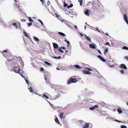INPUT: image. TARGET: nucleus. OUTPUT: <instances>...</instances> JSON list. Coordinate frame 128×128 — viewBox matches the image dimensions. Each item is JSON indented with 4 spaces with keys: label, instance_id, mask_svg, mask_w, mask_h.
Here are the masks:
<instances>
[{
    "label": "nucleus",
    "instance_id": "obj_1",
    "mask_svg": "<svg viewBox=\"0 0 128 128\" xmlns=\"http://www.w3.org/2000/svg\"><path fill=\"white\" fill-rule=\"evenodd\" d=\"M13 71L15 72L18 73L20 75L22 78L24 77V76L22 74L23 72L22 70H21L20 68V66L18 64H15L13 68Z\"/></svg>",
    "mask_w": 128,
    "mask_h": 128
},
{
    "label": "nucleus",
    "instance_id": "obj_2",
    "mask_svg": "<svg viewBox=\"0 0 128 128\" xmlns=\"http://www.w3.org/2000/svg\"><path fill=\"white\" fill-rule=\"evenodd\" d=\"M92 70L90 68H86L84 70H83V72L84 74H90L91 73L90 72V71H92Z\"/></svg>",
    "mask_w": 128,
    "mask_h": 128
},
{
    "label": "nucleus",
    "instance_id": "obj_3",
    "mask_svg": "<svg viewBox=\"0 0 128 128\" xmlns=\"http://www.w3.org/2000/svg\"><path fill=\"white\" fill-rule=\"evenodd\" d=\"M76 80L75 78H70L68 81L67 83L69 84L71 83H76Z\"/></svg>",
    "mask_w": 128,
    "mask_h": 128
},
{
    "label": "nucleus",
    "instance_id": "obj_4",
    "mask_svg": "<svg viewBox=\"0 0 128 128\" xmlns=\"http://www.w3.org/2000/svg\"><path fill=\"white\" fill-rule=\"evenodd\" d=\"M107 63L108 66L111 68H113L114 66V63L113 62V61H109L107 62Z\"/></svg>",
    "mask_w": 128,
    "mask_h": 128
},
{
    "label": "nucleus",
    "instance_id": "obj_5",
    "mask_svg": "<svg viewBox=\"0 0 128 128\" xmlns=\"http://www.w3.org/2000/svg\"><path fill=\"white\" fill-rule=\"evenodd\" d=\"M96 45L94 44H89V47L90 48L96 49Z\"/></svg>",
    "mask_w": 128,
    "mask_h": 128
},
{
    "label": "nucleus",
    "instance_id": "obj_6",
    "mask_svg": "<svg viewBox=\"0 0 128 128\" xmlns=\"http://www.w3.org/2000/svg\"><path fill=\"white\" fill-rule=\"evenodd\" d=\"M123 18L124 20L128 24V17L125 14H124L123 15Z\"/></svg>",
    "mask_w": 128,
    "mask_h": 128
},
{
    "label": "nucleus",
    "instance_id": "obj_7",
    "mask_svg": "<svg viewBox=\"0 0 128 128\" xmlns=\"http://www.w3.org/2000/svg\"><path fill=\"white\" fill-rule=\"evenodd\" d=\"M89 124L88 123H85V124H84L83 126V128H88L89 126Z\"/></svg>",
    "mask_w": 128,
    "mask_h": 128
},
{
    "label": "nucleus",
    "instance_id": "obj_8",
    "mask_svg": "<svg viewBox=\"0 0 128 128\" xmlns=\"http://www.w3.org/2000/svg\"><path fill=\"white\" fill-rule=\"evenodd\" d=\"M117 111L119 114H121L122 113V111L120 108H118L117 109Z\"/></svg>",
    "mask_w": 128,
    "mask_h": 128
},
{
    "label": "nucleus",
    "instance_id": "obj_9",
    "mask_svg": "<svg viewBox=\"0 0 128 128\" xmlns=\"http://www.w3.org/2000/svg\"><path fill=\"white\" fill-rule=\"evenodd\" d=\"M84 13L87 16H89V10H86L84 12Z\"/></svg>",
    "mask_w": 128,
    "mask_h": 128
},
{
    "label": "nucleus",
    "instance_id": "obj_10",
    "mask_svg": "<svg viewBox=\"0 0 128 128\" xmlns=\"http://www.w3.org/2000/svg\"><path fill=\"white\" fill-rule=\"evenodd\" d=\"M120 68H124L125 69H126V66L124 64H122L120 65Z\"/></svg>",
    "mask_w": 128,
    "mask_h": 128
},
{
    "label": "nucleus",
    "instance_id": "obj_11",
    "mask_svg": "<svg viewBox=\"0 0 128 128\" xmlns=\"http://www.w3.org/2000/svg\"><path fill=\"white\" fill-rule=\"evenodd\" d=\"M98 106L97 105H95L94 106L90 108L89 109L91 110H94V109L95 108H98Z\"/></svg>",
    "mask_w": 128,
    "mask_h": 128
},
{
    "label": "nucleus",
    "instance_id": "obj_12",
    "mask_svg": "<svg viewBox=\"0 0 128 128\" xmlns=\"http://www.w3.org/2000/svg\"><path fill=\"white\" fill-rule=\"evenodd\" d=\"M33 39L35 41L37 42H38L39 41V40L38 38L35 36H33Z\"/></svg>",
    "mask_w": 128,
    "mask_h": 128
},
{
    "label": "nucleus",
    "instance_id": "obj_13",
    "mask_svg": "<svg viewBox=\"0 0 128 128\" xmlns=\"http://www.w3.org/2000/svg\"><path fill=\"white\" fill-rule=\"evenodd\" d=\"M98 58H100V60L102 61L103 62H105V60L104 59L102 58L100 55L98 56Z\"/></svg>",
    "mask_w": 128,
    "mask_h": 128
},
{
    "label": "nucleus",
    "instance_id": "obj_14",
    "mask_svg": "<svg viewBox=\"0 0 128 128\" xmlns=\"http://www.w3.org/2000/svg\"><path fill=\"white\" fill-rule=\"evenodd\" d=\"M53 46L55 48H57L58 46V45L56 43H53Z\"/></svg>",
    "mask_w": 128,
    "mask_h": 128
},
{
    "label": "nucleus",
    "instance_id": "obj_15",
    "mask_svg": "<svg viewBox=\"0 0 128 128\" xmlns=\"http://www.w3.org/2000/svg\"><path fill=\"white\" fill-rule=\"evenodd\" d=\"M20 59L19 62L20 64L21 65L23 66L24 65V64L23 61L22 60L21 58H19Z\"/></svg>",
    "mask_w": 128,
    "mask_h": 128
},
{
    "label": "nucleus",
    "instance_id": "obj_16",
    "mask_svg": "<svg viewBox=\"0 0 128 128\" xmlns=\"http://www.w3.org/2000/svg\"><path fill=\"white\" fill-rule=\"evenodd\" d=\"M64 113L63 112L61 113L60 114V117L61 119H62L64 117Z\"/></svg>",
    "mask_w": 128,
    "mask_h": 128
},
{
    "label": "nucleus",
    "instance_id": "obj_17",
    "mask_svg": "<svg viewBox=\"0 0 128 128\" xmlns=\"http://www.w3.org/2000/svg\"><path fill=\"white\" fill-rule=\"evenodd\" d=\"M85 36L86 37V38L89 41L91 42V38L89 37H88L86 34H85Z\"/></svg>",
    "mask_w": 128,
    "mask_h": 128
},
{
    "label": "nucleus",
    "instance_id": "obj_18",
    "mask_svg": "<svg viewBox=\"0 0 128 128\" xmlns=\"http://www.w3.org/2000/svg\"><path fill=\"white\" fill-rule=\"evenodd\" d=\"M23 33L24 34V36H26V37L28 38H29V37L27 33L24 31H23Z\"/></svg>",
    "mask_w": 128,
    "mask_h": 128
},
{
    "label": "nucleus",
    "instance_id": "obj_19",
    "mask_svg": "<svg viewBox=\"0 0 128 128\" xmlns=\"http://www.w3.org/2000/svg\"><path fill=\"white\" fill-rule=\"evenodd\" d=\"M74 67L77 68H81V67L78 65H75L74 66Z\"/></svg>",
    "mask_w": 128,
    "mask_h": 128
},
{
    "label": "nucleus",
    "instance_id": "obj_20",
    "mask_svg": "<svg viewBox=\"0 0 128 128\" xmlns=\"http://www.w3.org/2000/svg\"><path fill=\"white\" fill-rule=\"evenodd\" d=\"M116 121L118 122H121L122 123H126L127 122H126L125 120H124V121H123V120H115Z\"/></svg>",
    "mask_w": 128,
    "mask_h": 128
},
{
    "label": "nucleus",
    "instance_id": "obj_21",
    "mask_svg": "<svg viewBox=\"0 0 128 128\" xmlns=\"http://www.w3.org/2000/svg\"><path fill=\"white\" fill-rule=\"evenodd\" d=\"M28 90H29L31 92H34L32 88V87H30L29 88H28Z\"/></svg>",
    "mask_w": 128,
    "mask_h": 128
},
{
    "label": "nucleus",
    "instance_id": "obj_22",
    "mask_svg": "<svg viewBox=\"0 0 128 128\" xmlns=\"http://www.w3.org/2000/svg\"><path fill=\"white\" fill-rule=\"evenodd\" d=\"M60 21H61V22L62 23H64L65 24H66L67 22L66 21H65L64 20H60Z\"/></svg>",
    "mask_w": 128,
    "mask_h": 128
},
{
    "label": "nucleus",
    "instance_id": "obj_23",
    "mask_svg": "<svg viewBox=\"0 0 128 128\" xmlns=\"http://www.w3.org/2000/svg\"><path fill=\"white\" fill-rule=\"evenodd\" d=\"M42 98H44V97H45L47 99L48 98V97L46 95L44 94H43L42 95Z\"/></svg>",
    "mask_w": 128,
    "mask_h": 128
},
{
    "label": "nucleus",
    "instance_id": "obj_24",
    "mask_svg": "<svg viewBox=\"0 0 128 128\" xmlns=\"http://www.w3.org/2000/svg\"><path fill=\"white\" fill-rule=\"evenodd\" d=\"M58 33L60 34V35H61L62 36H65V34L62 32H58Z\"/></svg>",
    "mask_w": 128,
    "mask_h": 128
},
{
    "label": "nucleus",
    "instance_id": "obj_25",
    "mask_svg": "<svg viewBox=\"0 0 128 128\" xmlns=\"http://www.w3.org/2000/svg\"><path fill=\"white\" fill-rule=\"evenodd\" d=\"M38 20L41 23V24L42 25L44 26V27H45L44 25L43 22L40 20L38 19Z\"/></svg>",
    "mask_w": 128,
    "mask_h": 128
},
{
    "label": "nucleus",
    "instance_id": "obj_26",
    "mask_svg": "<svg viewBox=\"0 0 128 128\" xmlns=\"http://www.w3.org/2000/svg\"><path fill=\"white\" fill-rule=\"evenodd\" d=\"M28 18L29 20V21L30 22H33V20L32 19H31L30 18V17H28Z\"/></svg>",
    "mask_w": 128,
    "mask_h": 128
},
{
    "label": "nucleus",
    "instance_id": "obj_27",
    "mask_svg": "<svg viewBox=\"0 0 128 128\" xmlns=\"http://www.w3.org/2000/svg\"><path fill=\"white\" fill-rule=\"evenodd\" d=\"M12 25L15 27L16 28H18V26L16 25V23H14L12 24Z\"/></svg>",
    "mask_w": 128,
    "mask_h": 128
},
{
    "label": "nucleus",
    "instance_id": "obj_28",
    "mask_svg": "<svg viewBox=\"0 0 128 128\" xmlns=\"http://www.w3.org/2000/svg\"><path fill=\"white\" fill-rule=\"evenodd\" d=\"M44 63L45 64H46L48 65L51 66V64L49 63L46 61H45L44 62Z\"/></svg>",
    "mask_w": 128,
    "mask_h": 128
},
{
    "label": "nucleus",
    "instance_id": "obj_29",
    "mask_svg": "<svg viewBox=\"0 0 128 128\" xmlns=\"http://www.w3.org/2000/svg\"><path fill=\"white\" fill-rule=\"evenodd\" d=\"M73 6V5L72 4H70V6H67V8H70L72 7Z\"/></svg>",
    "mask_w": 128,
    "mask_h": 128
},
{
    "label": "nucleus",
    "instance_id": "obj_30",
    "mask_svg": "<svg viewBox=\"0 0 128 128\" xmlns=\"http://www.w3.org/2000/svg\"><path fill=\"white\" fill-rule=\"evenodd\" d=\"M122 48L123 49H125V50H128V48L126 46H124L123 48Z\"/></svg>",
    "mask_w": 128,
    "mask_h": 128
},
{
    "label": "nucleus",
    "instance_id": "obj_31",
    "mask_svg": "<svg viewBox=\"0 0 128 128\" xmlns=\"http://www.w3.org/2000/svg\"><path fill=\"white\" fill-rule=\"evenodd\" d=\"M108 51V48L105 49L104 50V54H105Z\"/></svg>",
    "mask_w": 128,
    "mask_h": 128
},
{
    "label": "nucleus",
    "instance_id": "obj_32",
    "mask_svg": "<svg viewBox=\"0 0 128 128\" xmlns=\"http://www.w3.org/2000/svg\"><path fill=\"white\" fill-rule=\"evenodd\" d=\"M121 128H126V127L125 126L122 125L121 126Z\"/></svg>",
    "mask_w": 128,
    "mask_h": 128
},
{
    "label": "nucleus",
    "instance_id": "obj_33",
    "mask_svg": "<svg viewBox=\"0 0 128 128\" xmlns=\"http://www.w3.org/2000/svg\"><path fill=\"white\" fill-rule=\"evenodd\" d=\"M78 2H80V5L81 6L82 5V0H79Z\"/></svg>",
    "mask_w": 128,
    "mask_h": 128
},
{
    "label": "nucleus",
    "instance_id": "obj_34",
    "mask_svg": "<svg viewBox=\"0 0 128 128\" xmlns=\"http://www.w3.org/2000/svg\"><path fill=\"white\" fill-rule=\"evenodd\" d=\"M53 58L55 59L60 58H61V57L60 56H59L58 57H56L55 56H53Z\"/></svg>",
    "mask_w": 128,
    "mask_h": 128
},
{
    "label": "nucleus",
    "instance_id": "obj_35",
    "mask_svg": "<svg viewBox=\"0 0 128 128\" xmlns=\"http://www.w3.org/2000/svg\"><path fill=\"white\" fill-rule=\"evenodd\" d=\"M59 50L62 53L64 52L60 48H59Z\"/></svg>",
    "mask_w": 128,
    "mask_h": 128
},
{
    "label": "nucleus",
    "instance_id": "obj_36",
    "mask_svg": "<svg viewBox=\"0 0 128 128\" xmlns=\"http://www.w3.org/2000/svg\"><path fill=\"white\" fill-rule=\"evenodd\" d=\"M106 45H109L110 46V44L109 42H106Z\"/></svg>",
    "mask_w": 128,
    "mask_h": 128
},
{
    "label": "nucleus",
    "instance_id": "obj_37",
    "mask_svg": "<svg viewBox=\"0 0 128 128\" xmlns=\"http://www.w3.org/2000/svg\"><path fill=\"white\" fill-rule=\"evenodd\" d=\"M120 71V73L122 74H123L124 73V71L122 70H121Z\"/></svg>",
    "mask_w": 128,
    "mask_h": 128
},
{
    "label": "nucleus",
    "instance_id": "obj_38",
    "mask_svg": "<svg viewBox=\"0 0 128 128\" xmlns=\"http://www.w3.org/2000/svg\"><path fill=\"white\" fill-rule=\"evenodd\" d=\"M35 94L39 96H41V94H40L37 93V92H35Z\"/></svg>",
    "mask_w": 128,
    "mask_h": 128
},
{
    "label": "nucleus",
    "instance_id": "obj_39",
    "mask_svg": "<svg viewBox=\"0 0 128 128\" xmlns=\"http://www.w3.org/2000/svg\"><path fill=\"white\" fill-rule=\"evenodd\" d=\"M32 23H28V26H30L31 25H32Z\"/></svg>",
    "mask_w": 128,
    "mask_h": 128
},
{
    "label": "nucleus",
    "instance_id": "obj_40",
    "mask_svg": "<svg viewBox=\"0 0 128 128\" xmlns=\"http://www.w3.org/2000/svg\"><path fill=\"white\" fill-rule=\"evenodd\" d=\"M124 58L127 60H128V56H126L124 57Z\"/></svg>",
    "mask_w": 128,
    "mask_h": 128
},
{
    "label": "nucleus",
    "instance_id": "obj_41",
    "mask_svg": "<svg viewBox=\"0 0 128 128\" xmlns=\"http://www.w3.org/2000/svg\"><path fill=\"white\" fill-rule=\"evenodd\" d=\"M25 81H26V83L27 84H28L29 83H28V80H26V79Z\"/></svg>",
    "mask_w": 128,
    "mask_h": 128
},
{
    "label": "nucleus",
    "instance_id": "obj_42",
    "mask_svg": "<svg viewBox=\"0 0 128 128\" xmlns=\"http://www.w3.org/2000/svg\"><path fill=\"white\" fill-rule=\"evenodd\" d=\"M47 3V4L48 5H49L50 4V1H48Z\"/></svg>",
    "mask_w": 128,
    "mask_h": 128
},
{
    "label": "nucleus",
    "instance_id": "obj_43",
    "mask_svg": "<svg viewBox=\"0 0 128 128\" xmlns=\"http://www.w3.org/2000/svg\"><path fill=\"white\" fill-rule=\"evenodd\" d=\"M40 1L42 3V4H43L44 2V0H40Z\"/></svg>",
    "mask_w": 128,
    "mask_h": 128
},
{
    "label": "nucleus",
    "instance_id": "obj_44",
    "mask_svg": "<svg viewBox=\"0 0 128 128\" xmlns=\"http://www.w3.org/2000/svg\"><path fill=\"white\" fill-rule=\"evenodd\" d=\"M67 6V5L66 4L65 2L64 5V6L66 7V6Z\"/></svg>",
    "mask_w": 128,
    "mask_h": 128
},
{
    "label": "nucleus",
    "instance_id": "obj_45",
    "mask_svg": "<svg viewBox=\"0 0 128 128\" xmlns=\"http://www.w3.org/2000/svg\"><path fill=\"white\" fill-rule=\"evenodd\" d=\"M61 48L63 50H65L66 49V48L65 47H61Z\"/></svg>",
    "mask_w": 128,
    "mask_h": 128
},
{
    "label": "nucleus",
    "instance_id": "obj_46",
    "mask_svg": "<svg viewBox=\"0 0 128 128\" xmlns=\"http://www.w3.org/2000/svg\"><path fill=\"white\" fill-rule=\"evenodd\" d=\"M67 42L68 44V46L70 44V42L69 41H67Z\"/></svg>",
    "mask_w": 128,
    "mask_h": 128
},
{
    "label": "nucleus",
    "instance_id": "obj_47",
    "mask_svg": "<svg viewBox=\"0 0 128 128\" xmlns=\"http://www.w3.org/2000/svg\"><path fill=\"white\" fill-rule=\"evenodd\" d=\"M40 70H41L43 71L44 70V68H40Z\"/></svg>",
    "mask_w": 128,
    "mask_h": 128
},
{
    "label": "nucleus",
    "instance_id": "obj_48",
    "mask_svg": "<svg viewBox=\"0 0 128 128\" xmlns=\"http://www.w3.org/2000/svg\"><path fill=\"white\" fill-rule=\"evenodd\" d=\"M15 5V6H16V7H18L19 6L17 4H16Z\"/></svg>",
    "mask_w": 128,
    "mask_h": 128
},
{
    "label": "nucleus",
    "instance_id": "obj_49",
    "mask_svg": "<svg viewBox=\"0 0 128 128\" xmlns=\"http://www.w3.org/2000/svg\"><path fill=\"white\" fill-rule=\"evenodd\" d=\"M7 50H3V52H7Z\"/></svg>",
    "mask_w": 128,
    "mask_h": 128
},
{
    "label": "nucleus",
    "instance_id": "obj_50",
    "mask_svg": "<svg viewBox=\"0 0 128 128\" xmlns=\"http://www.w3.org/2000/svg\"><path fill=\"white\" fill-rule=\"evenodd\" d=\"M80 34L81 36H83V35L82 34L80 33Z\"/></svg>",
    "mask_w": 128,
    "mask_h": 128
},
{
    "label": "nucleus",
    "instance_id": "obj_51",
    "mask_svg": "<svg viewBox=\"0 0 128 128\" xmlns=\"http://www.w3.org/2000/svg\"><path fill=\"white\" fill-rule=\"evenodd\" d=\"M96 30L98 32H100V31L98 29V28H96Z\"/></svg>",
    "mask_w": 128,
    "mask_h": 128
},
{
    "label": "nucleus",
    "instance_id": "obj_52",
    "mask_svg": "<svg viewBox=\"0 0 128 128\" xmlns=\"http://www.w3.org/2000/svg\"><path fill=\"white\" fill-rule=\"evenodd\" d=\"M98 52H99V53H100V54H101V52H100V51L99 50H98Z\"/></svg>",
    "mask_w": 128,
    "mask_h": 128
},
{
    "label": "nucleus",
    "instance_id": "obj_53",
    "mask_svg": "<svg viewBox=\"0 0 128 128\" xmlns=\"http://www.w3.org/2000/svg\"><path fill=\"white\" fill-rule=\"evenodd\" d=\"M105 34L106 35H107V36H108V33H106Z\"/></svg>",
    "mask_w": 128,
    "mask_h": 128
},
{
    "label": "nucleus",
    "instance_id": "obj_54",
    "mask_svg": "<svg viewBox=\"0 0 128 128\" xmlns=\"http://www.w3.org/2000/svg\"><path fill=\"white\" fill-rule=\"evenodd\" d=\"M15 2H16L18 1V0H14Z\"/></svg>",
    "mask_w": 128,
    "mask_h": 128
},
{
    "label": "nucleus",
    "instance_id": "obj_55",
    "mask_svg": "<svg viewBox=\"0 0 128 128\" xmlns=\"http://www.w3.org/2000/svg\"><path fill=\"white\" fill-rule=\"evenodd\" d=\"M56 69H57V70H60V68H56Z\"/></svg>",
    "mask_w": 128,
    "mask_h": 128
},
{
    "label": "nucleus",
    "instance_id": "obj_56",
    "mask_svg": "<svg viewBox=\"0 0 128 128\" xmlns=\"http://www.w3.org/2000/svg\"><path fill=\"white\" fill-rule=\"evenodd\" d=\"M86 28V26H84V29L85 30Z\"/></svg>",
    "mask_w": 128,
    "mask_h": 128
},
{
    "label": "nucleus",
    "instance_id": "obj_57",
    "mask_svg": "<svg viewBox=\"0 0 128 128\" xmlns=\"http://www.w3.org/2000/svg\"><path fill=\"white\" fill-rule=\"evenodd\" d=\"M126 104L128 106V102H126Z\"/></svg>",
    "mask_w": 128,
    "mask_h": 128
},
{
    "label": "nucleus",
    "instance_id": "obj_58",
    "mask_svg": "<svg viewBox=\"0 0 128 128\" xmlns=\"http://www.w3.org/2000/svg\"><path fill=\"white\" fill-rule=\"evenodd\" d=\"M55 120H58V119L57 118H56L55 119Z\"/></svg>",
    "mask_w": 128,
    "mask_h": 128
},
{
    "label": "nucleus",
    "instance_id": "obj_59",
    "mask_svg": "<svg viewBox=\"0 0 128 128\" xmlns=\"http://www.w3.org/2000/svg\"><path fill=\"white\" fill-rule=\"evenodd\" d=\"M74 27L76 28H77V27L76 26H74Z\"/></svg>",
    "mask_w": 128,
    "mask_h": 128
},
{
    "label": "nucleus",
    "instance_id": "obj_60",
    "mask_svg": "<svg viewBox=\"0 0 128 128\" xmlns=\"http://www.w3.org/2000/svg\"><path fill=\"white\" fill-rule=\"evenodd\" d=\"M66 53H67L68 52V51L67 50H66Z\"/></svg>",
    "mask_w": 128,
    "mask_h": 128
},
{
    "label": "nucleus",
    "instance_id": "obj_61",
    "mask_svg": "<svg viewBox=\"0 0 128 128\" xmlns=\"http://www.w3.org/2000/svg\"><path fill=\"white\" fill-rule=\"evenodd\" d=\"M66 42H67V41H68L66 40H64Z\"/></svg>",
    "mask_w": 128,
    "mask_h": 128
},
{
    "label": "nucleus",
    "instance_id": "obj_62",
    "mask_svg": "<svg viewBox=\"0 0 128 128\" xmlns=\"http://www.w3.org/2000/svg\"><path fill=\"white\" fill-rule=\"evenodd\" d=\"M58 15H57V16H56V17H58Z\"/></svg>",
    "mask_w": 128,
    "mask_h": 128
},
{
    "label": "nucleus",
    "instance_id": "obj_63",
    "mask_svg": "<svg viewBox=\"0 0 128 128\" xmlns=\"http://www.w3.org/2000/svg\"><path fill=\"white\" fill-rule=\"evenodd\" d=\"M114 111H115V109H114Z\"/></svg>",
    "mask_w": 128,
    "mask_h": 128
},
{
    "label": "nucleus",
    "instance_id": "obj_64",
    "mask_svg": "<svg viewBox=\"0 0 128 128\" xmlns=\"http://www.w3.org/2000/svg\"><path fill=\"white\" fill-rule=\"evenodd\" d=\"M45 79L46 80V78H45Z\"/></svg>",
    "mask_w": 128,
    "mask_h": 128
}]
</instances>
